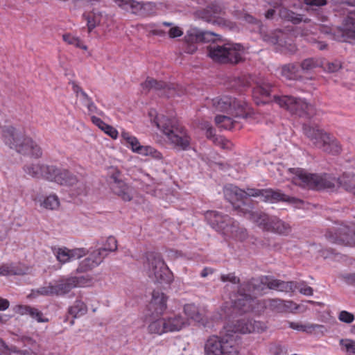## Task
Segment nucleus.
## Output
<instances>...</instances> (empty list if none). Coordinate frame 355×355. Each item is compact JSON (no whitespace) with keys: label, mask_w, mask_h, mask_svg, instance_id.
I'll use <instances>...</instances> for the list:
<instances>
[{"label":"nucleus","mask_w":355,"mask_h":355,"mask_svg":"<svg viewBox=\"0 0 355 355\" xmlns=\"http://www.w3.org/2000/svg\"><path fill=\"white\" fill-rule=\"evenodd\" d=\"M296 286L297 282H284L264 276L240 284L237 293L231 297V300L235 309L248 312L255 308L253 304L255 297L262 295L266 288L288 293L293 292Z\"/></svg>","instance_id":"1"},{"label":"nucleus","mask_w":355,"mask_h":355,"mask_svg":"<svg viewBox=\"0 0 355 355\" xmlns=\"http://www.w3.org/2000/svg\"><path fill=\"white\" fill-rule=\"evenodd\" d=\"M225 198L232 205L235 210L246 214L248 212L247 208L241 207L245 205V200L247 196L258 197L264 202H275L279 200H288L287 197L279 191L272 189H247L243 191L232 184H227L223 189Z\"/></svg>","instance_id":"2"},{"label":"nucleus","mask_w":355,"mask_h":355,"mask_svg":"<svg viewBox=\"0 0 355 355\" xmlns=\"http://www.w3.org/2000/svg\"><path fill=\"white\" fill-rule=\"evenodd\" d=\"M23 169L27 175L33 178H44L62 185L76 186L78 193H81L85 188L83 182L78 181L74 175L66 170L61 171L54 166H49L40 163L26 164Z\"/></svg>","instance_id":"3"},{"label":"nucleus","mask_w":355,"mask_h":355,"mask_svg":"<svg viewBox=\"0 0 355 355\" xmlns=\"http://www.w3.org/2000/svg\"><path fill=\"white\" fill-rule=\"evenodd\" d=\"M240 340L238 335L226 333L225 330L220 336H211L205 343V355H238Z\"/></svg>","instance_id":"4"},{"label":"nucleus","mask_w":355,"mask_h":355,"mask_svg":"<svg viewBox=\"0 0 355 355\" xmlns=\"http://www.w3.org/2000/svg\"><path fill=\"white\" fill-rule=\"evenodd\" d=\"M288 171L293 175L292 182L302 187L311 189H331L338 184V179L327 174L317 175L309 173L302 168H289Z\"/></svg>","instance_id":"5"},{"label":"nucleus","mask_w":355,"mask_h":355,"mask_svg":"<svg viewBox=\"0 0 355 355\" xmlns=\"http://www.w3.org/2000/svg\"><path fill=\"white\" fill-rule=\"evenodd\" d=\"M211 103L215 112L231 114L236 118H247L251 113L248 104L241 98L224 96L213 98Z\"/></svg>","instance_id":"6"},{"label":"nucleus","mask_w":355,"mask_h":355,"mask_svg":"<svg viewBox=\"0 0 355 355\" xmlns=\"http://www.w3.org/2000/svg\"><path fill=\"white\" fill-rule=\"evenodd\" d=\"M144 268L149 278L155 282L170 283L172 280L171 272L158 253L149 252L146 254Z\"/></svg>","instance_id":"7"},{"label":"nucleus","mask_w":355,"mask_h":355,"mask_svg":"<svg viewBox=\"0 0 355 355\" xmlns=\"http://www.w3.org/2000/svg\"><path fill=\"white\" fill-rule=\"evenodd\" d=\"M3 140L6 146L19 153L35 158L42 155L41 148L26 135H3Z\"/></svg>","instance_id":"8"},{"label":"nucleus","mask_w":355,"mask_h":355,"mask_svg":"<svg viewBox=\"0 0 355 355\" xmlns=\"http://www.w3.org/2000/svg\"><path fill=\"white\" fill-rule=\"evenodd\" d=\"M85 285V280L82 277H62L58 280L49 282L39 288L36 292L42 295H64L76 287Z\"/></svg>","instance_id":"9"},{"label":"nucleus","mask_w":355,"mask_h":355,"mask_svg":"<svg viewBox=\"0 0 355 355\" xmlns=\"http://www.w3.org/2000/svg\"><path fill=\"white\" fill-rule=\"evenodd\" d=\"M249 215L250 220L263 230L279 234H286L291 231L288 224L275 216H270L260 211L249 213Z\"/></svg>","instance_id":"10"},{"label":"nucleus","mask_w":355,"mask_h":355,"mask_svg":"<svg viewBox=\"0 0 355 355\" xmlns=\"http://www.w3.org/2000/svg\"><path fill=\"white\" fill-rule=\"evenodd\" d=\"M205 218L216 231H225V233L230 232L234 236H237L238 231H241V239L245 236V233L243 230H239L237 225L232 221L227 215H222L216 211H208L205 214Z\"/></svg>","instance_id":"11"},{"label":"nucleus","mask_w":355,"mask_h":355,"mask_svg":"<svg viewBox=\"0 0 355 355\" xmlns=\"http://www.w3.org/2000/svg\"><path fill=\"white\" fill-rule=\"evenodd\" d=\"M274 101L281 107L288 110L291 113L304 116L312 111V105L301 98L284 96H274Z\"/></svg>","instance_id":"12"},{"label":"nucleus","mask_w":355,"mask_h":355,"mask_svg":"<svg viewBox=\"0 0 355 355\" xmlns=\"http://www.w3.org/2000/svg\"><path fill=\"white\" fill-rule=\"evenodd\" d=\"M265 325L259 321H255L252 319L243 318L228 324L224 327L226 333L231 334H248L253 332H259L263 331Z\"/></svg>","instance_id":"13"},{"label":"nucleus","mask_w":355,"mask_h":355,"mask_svg":"<svg viewBox=\"0 0 355 355\" xmlns=\"http://www.w3.org/2000/svg\"><path fill=\"white\" fill-rule=\"evenodd\" d=\"M148 114L150 121L163 133H181L184 131V127L175 119H169L164 115L158 114L155 110H150Z\"/></svg>","instance_id":"14"},{"label":"nucleus","mask_w":355,"mask_h":355,"mask_svg":"<svg viewBox=\"0 0 355 355\" xmlns=\"http://www.w3.org/2000/svg\"><path fill=\"white\" fill-rule=\"evenodd\" d=\"M327 236L333 243L345 245H355V227L342 225L335 230L334 233L328 232Z\"/></svg>","instance_id":"15"},{"label":"nucleus","mask_w":355,"mask_h":355,"mask_svg":"<svg viewBox=\"0 0 355 355\" xmlns=\"http://www.w3.org/2000/svg\"><path fill=\"white\" fill-rule=\"evenodd\" d=\"M313 144L323 151L336 154L340 151V146L334 137L330 135H307Z\"/></svg>","instance_id":"16"},{"label":"nucleus","mask_w":355,"mask_h":355,"mask_svg":"<svg viewBox=\"0 0 355 355\" xmlns=\"http://www.w3.org/2000/svg\"><path fill=\"white\" fill-rule=\"evenodd\" d=\"M148 31L155 35L165 36L168 35L169 38L180 37L183 34L182 29L171 22H162V24H150L147 26Z\"/></svg>","instance_id":"17"},{"label":"nucleus","mask_w":355,"mask_h":355,"mask_svg":"<svg viewBox=\"0 0 355 355\" xmlns=\"http://www.w3.org/2000/svg\"><path fill=\"white\" fill-rule=\"evenodd\" d=\"M142 92L148 93L152 89L156 91L163 90L162 94L166 96L167 97H173L175 96H180L181 94L176 92V88L171 85H166V83L157 81L152 78H148L144 83L141 85Z\"/></svg>","instance_id":"18"},{"label":"nucleus","mask_w":355,"mask_h":355,"mask_svg":"<svg viewBox=\"0 0 355 355\" xmlns=\"http://www.w3.org/2000/svg\"><path fill=\"white\" fill-rule=\"evenodd\" d=\"M238 119L228 114H217L214 118V123L219 131H239L241 124Z\"/></svg>","instance_id":"19"},{"label":"nucleus","mask_w":355,"mask_h":355,"mask_svg":"<svg viewBox=\"0 0 355 355\" xmlns=\"http://www.w3.org/2000/svg\"><path fill=\"white\" fill-rule=\"evenodd\" d=\"M127 141L128 145L130 146L133 152L139 153L141 155H150L156 159L162 157L161 153L156 150L155 148L149 146H141L137 139L132 136H129L125 138Z\"/></svg>","instance_id":"20"},{"label":"nucleus","mask_w":355,"mask_h":355,"mask_svg":"<svg viewBox=\"0 0 355 355\" xmlns=\"http://www.w3.org/2000/svg\"><path fill=\"white\" fill-rule=\"evenodd\" d=\"M148 310L153 315H162L166 309V297L159 291H153Z\"/></svg>","instance_id":"21"},{"label":"nucleus","mask_w":355,"mask_h":355,"mask_svg":"<svg viewBox=\"0 0 355 355\" xmlns=\"http://www.w3.org/2000/svg\"><path fill=\"white\" fill-rule=\"evenodd\" d=\"M15 313L21 315H28L37 322H47L49 319L45 318L39 309L27 305H17L13 308Z\"/></svg>","instance_id":"22"},{"label":"nucleus","mask_w":355,"mask_h":355,"mask_svg":"<svg viewBox=\"0 0 355 355\" xmlns=\"http://www.w3.org/2000/svg\"><path fill=\"white\" fill-rule=\"evenodd\" d=\"M270 89V84L265 80H261L257 83V86L252 91L253 97L257 105L266 103L263 98L269 96L271 91Z\"/></svg>","instance_id":"23"},{"label":"nucleus","mask_w":355,"mask_h":355,"mask_svg":"<svg viewBox=\"0 0 355 355\" xmlns=\"http://www.w3.org/2000/svg\"><path fill=\"white\" fill-rule=\"evenodd\" d=\"M103 259L104 258L101 256V252L94 250L88 257L85 258L80 262L77 270L80 272H86L89 270L98 266L103 261Z\"/></svg>","instance_id":"24"},{"label":"nucleus","mask_w":355,"mask_h":355,"mask_svg":"<svg viewBox=\"0 0 355 355\" xmlns=\"http://www.w3.org/2000/svg\"><path fill=\"white\" fill-rule=\"evenodd\" d=\"M253 304L255 308L252 309V310H259V305L261 309H270L272 311L277 312H282L285 309L284 301L280 299H266L263 300L261 302H259L257 300L256 297L255 302ZM250 311H252V309H250ZM248 311H250V310Z\"/></svg>","instance_id":"25"},{"label":"nucleus","mask_w":355,"mask_h":355,"mask_svg":"<svg viewBox=\"0 0 355 355\" xmlns=\"http://www.w3.org/2000/svg\"><path fill=\"white\" fill-rule=\"evenodd\" d=\"M112 189L124 201H130L135 193L134 189L122 181H115Z\"/></svg>","instance_id":"26"},{"label":"nucleus","mask_w":355,"mask_h":355,"mask_svg":"<svg viewBox=\"0 0 355 355\" xmlns=\"http://www.w3.org/2000/svg\"><path fill=\"white\" fill-rule=\"evenodd\" d=\"M243 53L244 49L239 44H227L225 62H239L242 59Z\"/></svg>","instance_id":"27"},{"label":"nucleus","mask_w":355,"mask_h":355,"mask_svg":"<svg viewBox=\"0 0 355 355\" xmlns=\"http://www.w3.org/2000/svg\"><path fill=\"white\" fill-rule=\"evenodd\" d=\"M289 327L293 329L304 331L307 333L312 332H320L324 333L327 331V329L322 324H312V323H302V322H290Z\"/></svg>","instance_id":"28"},{"label":"nucleus","mask_w":355,"mask_h":355,"mask_svg":"<svg viewBox=\"0 0 355 355\" xmlns=\"http://www.w3.org/2000/svg\"><path fill=\"white\" fill-rule=\"evenodd\" d=\"M166 324L168 332L181 330L189 324V319L182 315H173L166 319Z\"/></svg>","instance_id":"29"},{"label":"nucleus","mask_w":355,"mask_h":355,"mask_svg":"<svg viewBox=\"0 0 355 355\" xmlns=\"http://www.w3.org/2000/svg\"><path fill=\"white\" fill-rule=\"evenodd\" d=\"M163 136L165 141L182 150L187 149L190 144L188 135H163Z\"/></svg>","instance_id":"30"},{"label":"nucleus","mask_w":355,"mask_h":355,"mask_svg":"<svg viewBox=\"0 0 355 355\" xmlns=\"http://www.w3.org/2000/svg\"><path fill=\"white\" fill-rule=\"evenodd\" d=\"M338 184L346 191L355 195V174L345 173L338 178Z\"/></svg>","instance_id":"31"},{"label":"nucleus","mask_w":355,"mask_h":355,"mask_svg":"<svg viewBox=\"0 0 355 355\" xmlns=\"http://www.w3.org/2000/svg\"><path fill=\"white\" fill-rule=\"evenodd\" d=\"M279 17L288 21H291L294 24H298L302 21L308 23L310 19L308 18L303 19V17L300 14L295 13L286 8H282L279 12Z\"/></svg>","instance_id":"32"},{"label":"nucleus","mask_w":355,"mask_h":355,"mask_svg":"<svg viewBox=\"0 0 355 355\" xmlns=\"http://www.w3.org/2000/svg\"><path fill=\"white\" fill-rule=\"evenodd\" d=\"M341 29L346 36L355 38V12H350L344 19Z\"/></svg>","instance_id":"33"},{"label":"nucleus","mask_w":355,"mask_h":355,"mask_svg":"<svg viewBox=\"0 0 355 355\" xmlns=\"http://www.w3.org/2000/svg\"><path fill=\"white\" fill-rule=\"evenodd\" d=\"M226 52L227 44L223 46L214 44L209 48V55L217 62H225Z\"/></svg>","instance_id":"34"},{"label":"nucleus","mask_w":355,"mask_h":355,"mask_svg":"<svg viewBox=\"0 0 355 355\" xmlns=\"http://www.w3.org/2000/svg\"><path fill=\"white\" fill-rule=\"evenodd\" d=\"M138 6L135 8V13L136 15L146 16L155 15L157 12V5L152 2H138Z\"/></svg>","instance_id":"35"},{"label":"nucleus","mask_w":355,"mask_h":355,"mask_svg":"<svg viewBox=\"0 0 355 355\" xmlns=\"http://www.w3.org/2000/svg\"><path fill=\"white\" fill-rule=\"evenodd\" d=\"M191 35L196 36V40L205 42H215L218 40L219 35L209 31H201L198 29H191L190 31Z\"/></svg>","instance_id":"36"},{"label":"nucleus","mask_w":355,"mask_h":355,"mask_svg":"<svg viewBox=\"0 0 355 355\" xmlns=\"http://www.w3.org/2000/svg\"><path fill=\"white\" fill-rule=\"evenodd\" d=\"M148 331L150 334L162 335L167 333V328L166 324V319L159 318L152 321L148 327Z\"/></svg>","instance_id":"37"},{"label":"nucleus","mask_w":355,"mask_h":355,"mask_svg":"<svg viewBox=\"0 0 355 355\" xmlns=\"http://www.w3.org/2000/svg\"><path fill=\"white\" fill-rule=\"evenodd\" d=\"M87 311L86 304L81 300H76L72 306L68 309V313L73 318H80L84 315Z\"/></svg>","instance_id":"38"},{"label":"nucleus","mask_w":355,"mask_h":355,"mask_svg":"<svg viewBox=\"0 0 355 355\" xmlns=\"http://www.w3.org/2000/svg\"><path fill=\"white\" fill-rule=\"evenodd\" d=\"M184 312L189 318L203 323L202 315L196 305L193 304H186L184 307Z\"/></svg>","instance_id":"39"},{"label":"nucleus","mask_w":355,"mask_h":355,"mask_svg":"<svg viewBox=\"0 0 355 355\" xmlns=\"http://www.w3.org/2000/svg\"><path fill=\"white\" fill-rule=\"evenodd\" d=\"M223 13L222 8L218 5H212L206 10L207 21L211 23H220V16Z\"/></svg>","instance_id":"40"},{"label":"nucleus","mask_w":355,"mask_h":355,"mask_svg":"<svg viewBox=\"0 0 355 355\" xmlns=\"http://www.w3.org/2000/svg\"><path fill=\"white\" fill-rule=\"evenodd\" d=\"M117 249V241L113 236H110L107 239L104 246L102 248L96 250L98 252H101V256L105 258L107 255V252H114Z\"/></svg>","instance_id":"41"},{"label":"nucleus","mask_w":355,"mask_h":355,"mask_svg":"<svg viewBox=\"0 0 355 355\" xmlns=\"http://www.w3.org/2000/svg\"><path fill=\"white\" fill-rule=\"evenodd\" d=\"M321 67H323V60L322 59L309 58L304 60L301 64L302 70L306 72Z\"/></svg>","instance_id":"42"},{"label":"nucleus","mask_w":355,"mask_h":355,"mask_svg":"<svg viewBox=\"0 0 355 355\" xmlns=\"http://www.w3.org/2000/svg\"><path fill=\"white\" fill-rule=\"evenodd\" d=\"M299 69L293 64H289L282 67V75L287 79H296L299 77Z\"/></svg>","instance_id":"43"},{"label":"nucleus","mask_w":355,"mask_h":355,"mask_svg":"<svg viewBox=\"0 0 355 355\" xmlns=\"http://www.w3.org/2000/svg\"><path fill=\"white\" fill-rule=\"evenodd\" d=\"M207 139L222 148L229 149L231 148V142L227 140L223 135H207Z\"/></svg>","instance_id":"44"},{"label":"nucleus","mask_w":355,"mask_h":355,"mask_svg":"<svg viewBox=\"0 0 355 355\" xmlns=\"http://www.w3.org/2000/svg\"><path fill=\"white\" fill-rule=\"evenodd\" d=\"M62 39L68 44L73 45L85 51L87 50V46L83 44L78 37L74 36L70 33H66L62 35Z\"/></svg>","instance_id":"45"},{"label":"nucleus","mask_w":355,"mask_h":355,"mask_svg":"<svg viewBox=\"0 0 355 355\" xmlns=\"http://www.w3.org/2000/svg\"><path fill=\"white\" fill-rule=\"evenodd\" d=\"M92 121L101 131H103L104 133H118L117 130H116L113 127L106 124L105 122H103L101 119H99L98 117L92 116Z\"/></svg>","instance_id":"46"},{"label":"nucleus","mask_w":355,"mask_h":355,"mask_svg":"<svg viewBox=\"0 0 355 355\" xmlns=\"http://www.w3.org/2000/svg\"><path fill=\"white\" fill-rule=\"evenodd\" d=\"M69 249L67 248H59L54 249L53 253L55 255L57 260L61 263L69 262Z\"/></svg>","instance_id":"47"},{"label":"nucleus","mask_w":355,"mask_h":355,"mask_svg":"<svg viewBox=\"0 0 355 355\" xmlns=\"http://www.w3.org/2000/svg\"><path fill=\"white\" fill-rule=\"evenodd\" d=\"M115 3L123 10L135 13V8L138 6V1L135 0H114Z\"/></svg>","instance_id":"48"},{"label":"nucleus","mask_w":355,"mask_h":355,"mask_svg":"<svg viewBox=\"0 0 355 355\" xmlns=\"http://www.w3.org/2000/svg\"><path fill=\"white\" fill-rule=\"evenodd\" d=\"M24 343L33 346V349L20 350L17 352L18 354L21 355H37L38 350L36 349L37 343L30 337L24 338Z\"/></svg>","instance_id":"49"},{"label":"nucleus","mask_w":355,"mask_h":355,"mask_svg":"<svg viewBox=\"0 0 355 355\" xmlns=\"http://www.w3.org/2000/svg\"><path fill=\"white\" fill-rule=\"evenodd\" d=\"M21 270L12 264H3L0 266V275H21Z\"/></svg>","instance_id":"50"},{"label":"nucleus","mask_w":355,"mask_h":355,"mask_svg":"<svg viewBox=\"0 0 355 355\" xmlns=\"http://www.w3.org/2000/svg\"><path fill=\"white\" fill-rule=\"evenodd\" d=\"M41 205L46 209H54L58 207L59 200L55 195H50L44 199Z\"/></svg>","instance_id":"51"},{"label":"nucleus","mask_w":355,"mask_h":355,"mask_svg":"<svg viewBox=\"0 0 355 355\" xmlns=\"http://www.w3.org/2000/svg\"><path fill=\"white\" fill-rule=\"evenodd\" d=\"M341 349L348 354H355V341L350 339H341L340 340Z\"/></svg>","instance_id":"52"},{"label":"nucleus","mask_w":355,"mask_h":355,"mask_svg":"<svg viewBox=\"0 0 355 355\" xmlns=\"http://www.w3.org/2000/svg\"><path fill=\"white\" fill-rule=\"evenodd\" d=\"M81 96L83 97V103L87 107L89 112L91 114L98 113L96 106L88 95L85 92H81Z\"/></svg>","instance_id":"53"},{"label":"nucleus","mask_w":355,"mask_h":355,"mask_svg":"<svg viewBox=\"0 0 355 355\" xmlns=\"http://www.w3.org/2000/svg\"><path fill=\"white\" fill-rule=\"evenodd\" d=\"M302 130L304 131L306 133L309 132H322V130H321L319 127V125L312 121H309L306 123H303L302 125Z\"/></svg>","instance_id":"54"},{"label":"nucleus","mask_w":355,"mask_h":355,"mask_svg":"<svg viewBox=\"0 0 355 355\" xmlns=\"http://www.w3.org/2000/svg\"><path fill=\"white\" fill-rule=\"evenodd\" d=\"M296 289H298L300 293L306 296H311L313 294V288L307 286L304 282H297Z\"/></svg>","instance_id":"55"},{"label":"nucleus","mask_w":355,"mask_h":355,"mask_svg":"<svg viewBox=\"0 0 355 355\" xmlns=\"http://www.w3.org/2000/svg\"><path fill=\"white\" fill-rule=\"evenodd\" d=\"M69 257L70 261H74L78 259H80L83 257L84 255L86 254L87 251L84 248H75L72 250H69Z\"/></svg>","instance_id":"56"},{"label":"nucleus","mask_w":355,"mask_h":355,"mask_svg":"<svg viewBox=\"0 0 355 355\" xmlns=\"http://www.w3.org/2000/svg\"><path fill=\"white\" fill-rule=\"evenodd\" d=\"M338 319L343 322L349 324L354 320L355 318L352 313L347 311H342L339 313Z\"/></svg>","instance_id":"57"},{"label":"nucleus","mask_w":355,"mask_h":355,"mask_svg":"<svg viewBox=\"0 0 355 355\" xmlns=\"http://www.w3.org/2000/svg\"><path fill=\"white\" fill-rule=\"evenodd\" d=\"M220 280L223 282H230L232 284H239L240 279L237 277L234 273H229L226 275H221Z\"/></svg>","instance_id":"58"},{"label":"nucleus","mask_w":355,"mask_h":355,"mask_svg":"<svg viewBox=\"0 0 355 355\" xmlns=\"http://www.w3.org/2000/svg\"><path fill=\"white\" fill-rule=\"evenodd\" d=\"M303 2L310 8H313L325 6L327 3V0H303Z\"/></svg>","instance_id":"59"},{"label":"nucleus","mask_w":355,"mask_h":355,"mask_svg":"<svg viewBox=\"0 0 355 355\" xmlns=\"http://www.w3.org/2000/svg\"><path fill=\"white\" fill-rule=\"evenodd\" d=\"M322 67H324V71L329 73H334L338 71L340 69L341 65L339 62H329L325 67L323 65Z\"/></svg>","instance_id":"60"},{"label":"nucleus","mask_w":355,"mask_h":355,"mask_svg":"<svg viewBox=\"0 0 355 355\" xmlns=\"http://www.w3.org/2000/svg\"><path fill=\"white\" fill-rule=\"evenodd\" d=\"M0 131L2 133H12L17 131V129L10 123H6L0 126Z\"/></svg>","instance_id":"61"},{"label":"nucleus","mask_w":355,"mask_h":355,"mask_svg":"<svg viewBox=\"0 0 355 355\" xmlns=\"http://www.w3.org/2000/svg\"><path fill=\"white\" fill-rule=\"evenodd\" d=\"M98 23L99 20L96 16H94L92 19L89 17L87 19V26L89 31H92V30L94 29Z\"/></svg>","instance_id":"62"},{"label":"nucleus","mask_w":355,"mask_h":355,"mask_svg":"<svg viewBox=\"0 0 355 355\" xmlns=\"http://www.w3.org/2000/svg\"><path fill=\"white\" fill-rule=\"evenodd\" d=\"M343 278L346 283L355 286V273L343 275Z\"/></svg>","instance_id":"63"},{"label":"nucleus","mask_w":355,"mask_h":355,"mask_svg":"<svg viewBox=\"0 0 355 355\" xmlns=\"http://www.w3.org/2000/svg\"><path fill=\"white\" fill-rule=\"evenodd\" d=\"M9 301L6 299L0 297V311H5L9 307Z\"/></svg>","instance_id":"64"}]
</instances>
